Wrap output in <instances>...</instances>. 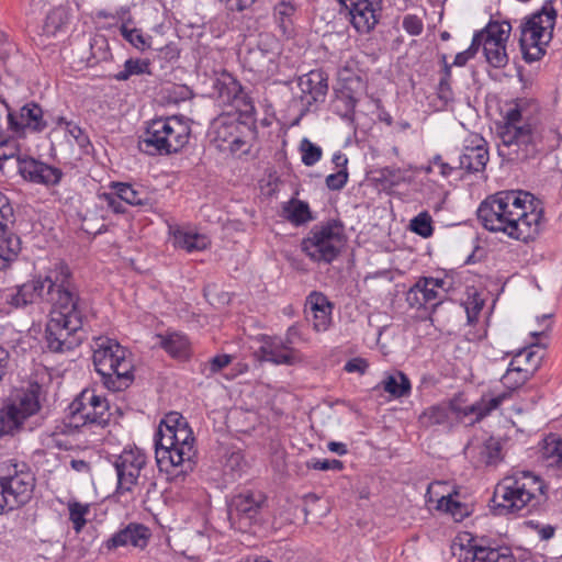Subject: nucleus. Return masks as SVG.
Returning <instances> with one entry per match:
<instances>
[{
  "mask_svg": "<svg viewBox=\"0 0 562 562\" xmlns=\"http://www.w3.org/2000/svg\"><path fill=\"white\" fill-rule=\"evenodd\" d=\"M541 217V211L533 205V195L521 190L496 192L477 209V218L484 228L521 241L535 238Z\"/></svg>",
  "mask_w": 562,
  "mask_h": 562,
  "instance_id": "nucleus-1",
  "label": "nucleus"
},
{
  "mask_svg": "<svg viewBox=\"0 0 562 562\" xmlns=\"http://www.w3.org/2000/svg\"><path fill=\"white\" fill-rule=\"evenodd\" d=\"M78 288L74 273L65 261L48 268L45 276H35L26 282L5 289L0 299L12 308H25L35 303L52 308L67 307L72 302L71 292Z\"/></svg>",
  "mask_w": 562,
  "mask_h": 562,
  "instance_id": "nucleus-2",
  "label": "nucleus"
},
{
  "mask_svg": "<svg viewBox=\"0 0 562 562\" xmlns=\"http://www.w3.org/2000/svg\"><path fill=\"white\" fill-rule=\"evenodd\" d=\"M156 461L161 471L187 474L195 465V438L188 423L178 413L162 419L155 434Z\"/></svg>",
  "mask_w": 562,
  "mask_h": 562,
  "instance_id": "nucleus-3",
  "label": "nucleus"
},
{
  "mask_svg": "<svg viewBox=\"0 0 562 562\" xmlns=\"http://www.w3.org/2000/svg\"><path fill=\"white\" fill-rule=\"evenodd\" d=\"M501 139L498 153L509 161H526L560 145V134L555 130L524 123L517 108L506 113Z\"/></svg>",
  "mask_w": 562,
  "mask_h": 562,
  "instance_id": "nucleus-4",
  "label": "nucleus"
},
{
  "mask_svg": "<svg viewBox=\"0 0 562 562\" xmlns=\"http://www.w3.org/2000/svg\"><path fill=\"white\" fill-rule=\"evenodd\" d=\"M548 499V485L531 471H516L497 485L493 503L499 515L537 508Z\"/></svg>",
  "mask_w": 562,
  "mask_h": 562,
  "instance_id": "nucleus-5",
  "label": "nucleus"
},
{
  "mask_svg": "<svg viewBox=\"0 0 562 562\" xmlns=\"http://www.w3.org/2000/svg\"><path fill=\"white\" fill-rule=\"evenodd\" d=\"M72 302L67 307L52 308L45 328V341L52 352L64 353L80 346L83 323V302L79 289L71 292Z\"/></svg>",
  "mask_w": 562,
  "mask_h": 562,
  "instance_id": "nucleus-6",
  "label": "nucleus"
},
{
  "mask_svg": "<svg viewBox=\"0 0 562 562\" xmlns=\"http://www.w3.org/2000/svg\"><path fill=\"white\" fill-rule=\"evenodd\" d=\"M92 360L101 382L109 391L121 392L133 383L134 364L131 352L116 340L98 338Z\"/></svg>",
  "mask_w": 562,
  "mask_h": 562,
  "instance_id": "nucleus-7",
  "label": "nucleus"
},
{
  "mask_svg": "<svg viewBox=\"0 0 562 562\" xmlns=\"http://www.w3.org/2000/svg\"><path fill=\"white\" fill-rule=\"evenodd\" d=\"M190 134L191 127L182 117H159L148 123L139 137V149L151 156L178 153L188 144Z\"/></svg>",
  "mask_w": 562,
  "mask_h": 562,
  "instance_id": "nucleus-8",
  "label": "nucleus"
},
{
  "mask_svg": "<svg viewBox=\"0 0 562 562\" xmlns=\"http://www.w3.org/2000/svg\"><path fill=\"white\" fill-rule=\"evenodd\" d=\"M557 10L552 0H547L540 10L526 16L520 25L519 45L527 63L541 59L552 40L557 21Z\"/></svg>",
  "mask_w": 562,
  "mask_h": 562,
  "instance_id": "nucleus-9",
  "label": "nucleus"
},
{
  "mask_svg": "<svg viewBox=\"0 0 562 562\" xmlns=\"http://www.w3.org/2000/svg\"><path fill=\"white\" fill-rule=\"evenodd\" d=\"M41 385L31 383L7 397L0 407V436H15L25 423L41 411Z\"/></svg>",
  "mask_w": 562,
  "mask_h": 562,
  "instance_id": "nucleus-10",
  "label": "nucleus"
},
{
  "mask_svg": "<svg viewBox=\"0 0 562 562\" xmlns=\"http://www.w3.org/2000/svg\"><path fill=\"white\" fill-rule=\"evenodd\" d=\"M35 487V476L25 463L0 464V514L25 505Z\"/></svg>",
  "mask_w": 562,
  "mask_h": 562,
  "instance_id": "nucleus-11",
  "label": "nucleus"
},
{
  "mask_svg": "<svg viewBox=\"0 0 562 562\" xmlns=\"http://www.w3.org/2000/svg\"><path fill=\"white\" fill-rule=\"evenodd\" d=\"M344 244V226L337 221L315 225L301 243L302 251L312 260L330 263Z\"/></svg>",
  "mask_w": 562,
  "mask_h": 562,
  "instance_id": "nucleus-12",
  "label": "nucleus"
},
{
  "mask_svg": "<svg viewBox=\"0 0 562 562\" xmlns=\"http://www.w3.org/2000/svg\"><path fill=\"white\" fill-rule=\"evenodd\" d=\"M110 405L105 397L93 390H83L69 406L70 425L104 428L111 420Z\"/></svg>",
  "mask_w": 562,
  "mask_h": 562,
  "instance_id": "nucleus-13",
  "label": "nucleus"
},
{
  "mask_svg": "<svg viewBox=\"0 0 562 562\" xmlns=\"http://www.w3.org/2000/svg\"><path fill=\"white\" fill-rule=\"evenodd\" d=\"M266 496L259 491H244L235 495L228 504V520L232 528L247 532L261 520Z\"/></svg>",
  "mask_w": 562,
  "mask_h": 562,
  "instance_id": "nucleus-14",
  "label": "nucleus"
},
{
  "mask_svg": "<svg viewBox=\"0 0 562 562\" xmlns=\"http://www.w3.org/2000/svg\"><path fill=\"white\" fill-rule=\"evenodd\" d=\"M239 119L240 112H225L212 120L209 135L221 150L228 149L234 153L245 144L243 128L246 124Z\"/></svg>",
  "mask_w": 562,
  "mask_h": 562,
  "instance_id": "nucleus-15",
  "label": "nucleus"
},
{
  "mask_svg": "<svg viewBox=\"0 0 562 562\" xmlns=\"http://www.w3.org/2000/svg\"><path fill=\"white\" fill-rule=\"evenodd\" d=\"M145 465L146 454L138 448L124 449L114 458L113 467L116 471L120 494L133 491Z\"/></svg>",
  "mask_w": 562,
  "mask_h": 562,
  "instance_id": "nucleus-16",
  "label": "nucleus"
},
{
  "mask_svg": "<svg viewBox=\"0 0 562 562\" xmlns=\"http://www.w3.org/2000/svg\"><path fill=\"white\" fill-rule=\"evenodd\" d=\"M214 93L222 104L235 105L245 115H252L255 106L245 93L243 86L231 74L224 71L213 83Z\"/></svg>",
  "mask_w": 562,
  "mask_h": 562,
  "instance_id": "nucleus-17",
  "label": "nucleus"
},
{
  "mask_svg": "<svg viewBox=\"0 0 562 562\" xmlns=\"http://www.w3.org/2000/svg\"><path fill=\"white\" fill-rule=\"evenodd\" d=\"M294 327H290L285 338L262 336L261 346L256 351L260 360L274 364L293 366L299 360L297 351L291 346V336L295 334Z\"/></svg>",
  "mask_w": 562,
  "mask_h": 562,
  "instance_id": "nucleus-18",
  "label": "nucleus"
},
{
  "mask_svg": "<svg viewBox=\"0 0 562 562\" xmlns=\"http://www.w3.org/2000/svg\"><path fill=\"white\" fill-rule=\"evenodd\" d=\"M150 538L151 531L147 526L139 522H130L104 540L100 547V552L110 553L127 547L143 550L149 543Z\"/></svg>",
  "mask_w": 562,
  "mask_h": 562,
  "instance_id": "nucleus-19",
  "label": "nucleus"
},
{
  "mask_svg": "<svg viewBox=\"0 0 562 562\" xmlns=\"http://www.w3.org/2000/svg\"><path fill=\"white\" fill-rule=\"evenodd\" d=\"M301 115L325 102L328 93V76L322 69H314L299 78Z\"/></svg>",
  "mask_w": 562,
  "mask_h": 562,
  "instance_id": "nucleus-20",
  "label": "nucleus"
},
{
  "mask_svg": "<svg viewBox=\"0 0 562 562\" xmlns=\"http://www.w3.org/2000/svg\"><path fill=\"white\" fill-rule=\"evenodd\" d=\"M13 217V207L8 196L0 191V270L15 259L21 250V241L12 234L5 222Z\"/></svg>",
  "mask_w": 562,
  "mask_h": 562,
  "instance_id": "nucleus-21",
  "label": "nucleus"
},
{
  "mask_svg": "<svg viewBox=\"0 0 562 562\" xmlns=\"http://www.w3.org/2000/svg\"><path fill=\"white\" fill-rule=\"evenodd\" d=\"M1 102L8 110V124L13 132L41 133L47 127L43 109L37 103L29 102L20 109L19 113H14L4 100Z\"/></svg>",
  "mask_w": 562,
  "mask_h": 562,
  "instance_id": "nucleus-22",
  "label": "nucleus"
},
{
  "mask_svg": "<svg viewBox=\"0 0 562 562\" xmlns=\"http://www.w3.org/2000/svg\"><path fill=\"white\" fill-rule=\"evenodd\" d=\"M349 14V22L360 34H368L379 23L382 0H366L342 4Z\"/></svg>",
  "mask_w": 562,
  "mask_h": 562,
  "instance_id": "nucleus-23",
  "label": "nucleus"
},
{
  "mask_svg": "<svg viewBox=\"0 0 562 562\" xmlns=\"http://www.w3.org/2000/svg\"><path fill=\"white\" fill-rule=\"evenodd\" d=\"M538 464L554 477H562V439L548 435L539 445Z\"/></svg>",
  "mask_w": 562,
  "mask_h": 562,
  "instance_id": "nucleus-24",
  "label": "nucleus"
},
{
  "mask_svg": "<svg viewBox=\"0 0 562 562\" xmlns=\"http://www.w3.org/2000/svg\"><path fill=\"white\" fill-rule=\"evenodd\" d=\"M79 9L75 0H67L66 3L52 9L43 23V35L50 37L59 33H66L75 19V12Z\"/></svg>",
  "mask_w": 562,
  "mask_h": 562,
  "instance_id": "nucleus-25",
  "label": "nucleus"
},
{
  "mask_svg": "<svg viewBox=\"0 0 562 562\" xmlns=\"http://www.w3.org/2000/svg\"><path fill=\"white\" fill-rule=\"evenodd\" d=\"M22 177L31 182L44 186H56L64 173L59 168L49 166L34 158H29L20 164Z\"/></svg>",
  "mask_w": 562,
  "mask_h": 562,
  "instance_id": "nucleus-26",
  "label": "nucleus"
},
{
  "mask_svg": "<svg viewBox=\"0 0 562 562\" xmlns=\"http://www.w3.org/2000/svg\"><path fill=\"white\" fill-rule=\"evenodd\" d=\"M490 159L488 149L482 137H474L471 144L465 145L460 157L459 167L469 173L483 171Z\"/></svg>",
  "mask_w": 562,
  "mask_h": 562,
  "instance_id": "nucleus-27",
  "label": "nucleus"
},
{
  "mask_svg": "<svg viewBox=\"0 0 562 562\" xmlns=\"http://www.w3.org/2000/svg\"><path fill=\"white\" fill-rule=\"evenodd\" d=\"M306 306L310 307L313 319V328L316 331H325L331 323L334 305L328 297L318 291L311 292L306 297Z\"/></svg>",
  "mask_w": 562,
  "mask_h": 562,
  "instance_id": "nucleus-28",
  "label": "nucleus"
},
{
  "mask_svg": "<svg viewBox=\"0 0 562 562\" xmlns=\"http://www.w3.org/2000/svg\"><path fill=\"white\" fill-rule=\"evenodd\" d=\"M470 547L472 562H516L512 549L507 546H493L482 540L480 543L474 541Z\"/></svg>",
  "mask_w": 562,
  "mask_h": 562,
  "instance_id": "nucleus-29",
  "label": "nucleus"
},
{
  "mask_svg": "<svg viewBox=\"0 0 562 562\" xmlns=\"http://www.w3.org/2000/svg\"><path fill=\"white\" fill-rule=\"evenodd\" d=\"M170 234L172 236L173 246L187 252L202 251L211 244L206 235L192 229L176 227L170 229Z\"/></svg>",
  "mask_w": 562,
  "mask_h": 562,
  "instance_id": "nucleus-30",
  "label": "nucleus"
},
{
  "mask_svg": "<svg viewBox=\"0 0 562 562\" xmlns=\"http://www.w3.org/2000/svg\"><path fill=\"white\" fill-rule=\"evenodd\" d=\"M352 81L346 82L341 89L336 92L334 104L335 112L344 120L353 123L356 108L360 101V94L351 87Z\"/></svg>",
  "mask_w": 562,
  "mask_h": 562,
  "instance_id": "nucleus-31",
  "label": "nucleus"
},
{
  "mask_svg": "<svg viewBox=\"0 0 562 562\" xmlns=\"http://www.w3.org/2000/svg\"><path fill=\"white\" fill-rule=\"evenodd\" d=\"M110 189L116 190L122 201L132 206L151 205V198L149 193L140 186L113 181L110 183Z\"/></svg>",
  "mask_w": 562,
  "mask_h": 562,
  "instance_id": "nucleus-32",
  "label": "nucleus"
},
{
  "mask_svg": "<svg viewBox=\"0 0 562 562\" xmlns=\"http://www.w3.org/2000/svg\"><path fill=\"white\" fill-rule=\"evenodd\" d=\"M380 386L394 398L408 396L412 390L409 379L402 371L386 373Z\"/></svg>",
  "mask_w": 562,
  "mask_h": 562,
  "instance_id": "nucleus-33",
  "label": "nucleus"
},
{
  "mask_svg": "<svg viewBox=\"0 0 562 562\" xmlns=\"http://www.w3.org/2000/svg\"><path fill=\"white\" fill-rule=\"evenodd\" d=\"M520 357L521 352H518L510 362L506 373L502 376L503 384L510 391L525 384L539 368V362L535 363L532 370H529V368L514 367V363L518 362Z\"/></svg>",
  "mask_w": 562,
  "mask_h": 562,
  "instance_id": "nucleus-34",
  "label": "nucleus"
},
{
  "mask_svg": "<svg viewBox=\"0 0 562 562\" xmlns=\"http://www.w3.org/2000/svg\"><path fill=\"white\" fill-rule=\"evenodd\" d=\"M512 25L508 21H493L491 20L487 25L473 35L477 40L481 47L482 42H507L510 35Z\"/></svg>",
  "mask_w": 562,
  "mask_h": 562,
  "instance_id": "nucleus-35",
  "label": "nucleus"
},
{
  "mask_svg": "<svg viewBox=\"0 0 562 562\" xmlns=\"http://www.w3.org/2000/svg\"><path fill=\"white\" fill-rule=\"evenodd\" d=\"M510 395V392H503L497 395H483L480 401L464 408V415H475V420H481Z\"/></svg>",
  "mask_w": 562,
  "mask_h": 562,
  "instance_id": "nucleus-36",
  "label": "nucleus"
},
{
  "mask_svg": "<svg viewBox=\"0 0 562 562\" xmlns=\"http://www.w3.org/2000/svg\"><path fill=\"white\" fill-rule=\"evenodd\" d=\"M160 347L173 358H187L189 356V340L180 333L158 335Z\"/></svg>",
  "mask_w": 562,
  "mask_h": 562,
  "instance_id": "nucleus-37",
  "label": "nucleus"
},
{
  "mask_svg": "<svg viewBox=\"0 0 562 562\" xmlns=\"http://www.w3.org/2000/svg\"><path fill=\"white\" fill-rule=\"evenodd\" d=\"M418 280L423 286V297H425L427 305H430L432 310H435L445 299V296L440 294L439 290L445 293L448 292L447 280L431 277H424Z\"/></svg>",
  "mask_w": 562,
  "mask_h": 562,
  "instance_id": "nucleus-38",
  "label": "nucleus"
},
{
  "mask_svg": "<svg viewBox=\"0 0 562 562\" xmlns=\"http://www.w3.org/2000/svg\"><path fill=\"white\" fill-rule=\"evenodd\" d=\"M441 63L443 68L437 87V98L441 103L440 109H445L454 101V93L451 88V65L448 64L446 55L441 56Z\"/></svg>",
  "mask_w": 562,
  "mask_h": 562,
  "instance_id": "nucleus-39",
  "label": "nucleus"
},
{
  "mask_svg": "<svg viewBox=\"0 0 562 562\" xmlns=\"http://www.w3.org/2000/svg\"><path fill=\"white\" fill-rule=\"evenodd\" d=\"M507 42H482L481 46L486 61L494 68H504L508 64V55L506 52Z\"/></svg>",
  "mask_w": 562,
  "mask_h": 562,
  "instance_id": "nucleus-40",
  "label": "nucleus"
},
{
  "mask_svg": "<svg viewBox=\"0 0 562 562\" xmlns=\"http://www.w3.org/2000/svg\"><path fill=\"white\" fill-rule=\"evenodd\" d=\"M284 217L294 225H302L311 221L312 214L306 202L292 199L283 206Z\"/></svg>",
  "mask_w": 562,
  "mask_h": 562,
  "instance_id": "nucleus-41",
  "label": "nucleus"
},
{
  "mask_svg": "<svg viewBox=\"0 0 562 562\" xmlns=\"http://www.w3.org/2000/svg\"><path fill=\"white\" fill-rule=\"evenodd\" d=\"M452 411L447 404H438L428 407L419 416V422L425 427L443 425L449 423Z\"/></svg>",
  "mask_w": 562,
  "mask_h": 562,
  "instance_id": "nucleus-42",
  "label": "nucleus"
},
{
  "mask_svg": "<svg viewBox=\"0 0 562 562\" xmlns=\"http://www.w3.org/2000/svg\"><path fill=\"white\" fill-rule=\"evenodd\" d=\"M503 459L501 440L494 437L486 439L479 449V462L496 465Z\"/></svg>",
  "mask_w": 562,
  "mask_h": 562,
  "instance_id": "nucleus-43",
  "label": "nucleus"
},
{
  "mask_svg": "<svg viewBox=\"0 0 562 562\" xmlns=\"http://www.w3.org/2000/svg\"><path fill=\"white\" fill-rule=\"evenodd\" d=\"M120 33L126 42L140 52H145L151 46V36L144 34L140 29L128 26L125 22L122 23Z\"/></svg>",
  "mask_w": 562,
  "mask_h": 562,
  "instance_id": "nucleus-44",
  "label": "nucleus"
},
{
  "mask_svg": "<svg viewBox=\"0 0 562 562\" xmlns=\"http://www.w3.org/2000/svg\"><path fill=\"white\" fill-rule=\"evenodd\" d=\"M438 509L452 516L456 521H461L470 515L469 506L454 498L453 495L442 496L438 501Z\"/></svg>",
  "mask_w": 562,
  "mask_h": 562,
  "instance_id": "nucleus-45",
  "label": "nucleus"
},
{
  "mask_svg": "<svg viewBox=\"0 0 562 562\" xmlns=\"http://www.w3.org/2000/svg\"><path fill=\"white\" fill-rule=\"evenodd\" d=\"M150 63L147 59L130 58L124 63V69L113 76L117 81H126L135 75H150Z\"/></svg>",
  "mask_w": 562,
  "mask_h": 562,
  "instance_id": "nucleus-46",
  "label": "nucleus"
},
{
  "mask_svg": "<svg viewBox=\"0 0 562 562\" xmlns=\"http://www.w3.org/2000/svg\"><path fill=\"white\" fill-rule=\"evenodd\" d=\"M68 510L69 520L72 522L74 530L79 533L87 524L86 516L90 512V505L74 501L68 503Z\"/></svg>",
  "mask_w": 562,
  "mask_h": 562,
  "instance_id": "nucleus-47",
  "label": "nucleus"
},
{
  "mask_svg": "<svg viewBox=\"0 0 562 562\" xmlns=\"http://www.w3.org/2000/svg\"><path fill=\"white\" fill-rule=\"evenodd\" d=\"M296 11V7L291 1H280L273 8V15L284 32L291 26V18Z\"/></svg>",
  "mask_w": 562,
  "mask_h": 562,
  "instance_id": "nucleus-48",
  "label": "nucleus"
},
{
  "mask_svg": "<svg viewBox=\"0 0 562 562\" xmlns=\"http://www.w3.org/2000/svg\"><path fill=\"white\" fill-rule=\"evenodd\" d=\"M409 228L423 238H428L434 233L432 218L428 212H422L411 220Z\"/></svg>",
  "mask_w": 562,
  "mask_h": 562,
  "instance_id": "nucleus-49",
  "label": "nucleus"
},
{
  "mask_svg": "<svg viewBox=\"0 0 562 562\" xmlns=\"http://www.w3.org/2000/svg\"><path fill=\"white\" fill-rule=\"evenodd\" d=\"M300 150L302 154V162L307 167L318 162L323 155L322 148L307 138L302 139Z\"/></svg>",
  "mask_w": 562,
  "mask_h": 562,
  "instance_id": "nucleus-50",
  "label": "nucleus"
},
{
  "mask_svg": "<svg viewBox=\"0 0 562 562\" xmlns=\"http://www.w3.org/2000/svg\"><path fill=\"white\" fill-rule=\"evenodd\" d=\"M88 44L91 49L90 57L88 58V64L90 66H93L106 58L108 50L105 48L108 46V43L103 36L90 37Z\"/></svg>",
  "mask_w": 562,
  "mask_h": 562,
  "instance_id": "nucleus-51",
  "label": "nucleus"
},
{
  "mask_svg": "<svg viewBox=\"0 0 562 562\" xmlns=\"http://www.w3.org/2000/svg\"><path fill=\"white\" fill-rule=\"evenodd\" d=\"M98 201L100 206L106 207L114 214H123L125 213V207L123 205L122 199L119 196L116 190H112L111 192H102L98 194Z\"/></svg>",
  "mask_w": 562,
  "mask_h": 562,
  "instance_id": "nucleus-52",
  "label": "nucleus"
},
{
  "mask_svg": "<svg viewBox=\"0 0 562 562\" xmlns=\"http://www.w3.org/2000/svg\"><path fill=\"white\" fill-rule=\"evenodd\" d=\"M57 124L58 125H65V130L66 132L75 138L76 143L80 146V147H85L89 144V138L87 136V134L81 130L80 126H78L77 124L70 122V121H67L65 117L60 116L57 119Z\"/></svg>",
  "mask_w": 562,
  "mask_h": 562,
  "instance_id": "nucleus-53",
  "label": "nucleus"
},
{
  "mask_svg": "<svg viewBox=\"0 0 562 562\" xmlns=\"http://www.w3.org/2000/svg\"><path fill=\"white\" fill-rule=\"evenodd\" d=\"M423 286L419 283V280L407 291L406 293V302L412 308L420 310L426 308L427 303L425 297H423Z\"/></svg>",
  "mask_w": 562,
  "mask_h": 562,
  "instance_id": "nucleus-54",
  "label": "nucleus"
},
{
  "mask_svg": "<svg viewBox=\"0 0 562 562\" xmlns=\"http://www.w3.org/2000/svg\"><path fill=\"white\" fill-rule=\"evenodd\" d=\"M231 362L232 357L229 355H217L209 360L202 372L206 376L213 375L226 368Z\"/></svg>",
  "mask_w": 562,
  "mask_h": 562,
  "instance_id": "nucleus-55",
  "label": "nucleus"
},
{
  "mask_svg": "<svg viewBox=\"0 0 562 562\" xmlns=\"http://www.w3.org/2000/svg\"><path fill=\"white\" fill-rule=\"evenodd\" d=\"M348 170L347 168L339 169L335 173H330L326 177L325 182L329 190L331 191H339L341 190L348 181Z\"/></svg>",
  "mask_w": 562,
  "mask_h": 562,
  "instance_id": "nucleus-56",
  "label": "nucleus"
},
{
  "mask_svg": "<svg viewBox=\"0 0 562 562\" xmlns=\"http://www.w3.org/2000/svg\"><path fill=\"white\" fill-rule=\"evenodd\" d=\"M307 468L319 471H341L344 469V464L337 459H313L307 462Z\"/></svg>",
  "mask_w": 562,
  "mask_h": 562,
  "instance_id": "nucleus-57",
  "label": "nucleus"
},
{
  "mask_svg": "<svg viewBox=\"0 0 562 562\" xmlns=\"http://www.w3.org/2000/svg\"><path fill=\"white\" fill-rule=\"evenodd\" d=\"M528 526L536 532L541 541H549L555 535L557 527L550 524L529 521Z\"/></svg>",
  "mask_w": 562,
  "mask_h": 562,
  "instance_id": "nucleus-58",
  "label": "nucleus"
},
{
  "mask_svg": "<svg viewBox=\"0 0 562 562\" xmlns=\"http://www.w3.org/2000/svg\"><path fill=\"white\" fill-rule=\"evenodd\" d=\"M403 29L412 36L419 35L424 30V23L420 18L415 14H407L403 18Z\"/></svg>",
  "mask_w": 562,
  "mask_h": 562,
  "instance_id": "nucleus-59",
  "label": "nucleus"
},
{
  "mask_svg": "<svg viewBox=\"0 0 562 562\" xmlns=\"http://www.w3.org/2000/svg\"><path fill=\"white\" fill-rule=\"evenodd\" d=\"M480 46L477 44V40L472 38L470 47L463 52L458 53L454 57L452 65L458 67L464 66L470 59H472L475 56Z\"/></svg>",
  "mask_w": 562,
  "mask_h": 562,
  "instance_id": "nucleus-60",
  "label": "nucleus"
},
{
  "mask_svg": "<svg viewBox=\"0 0 562 562\" xmlns=\"http://www.w3.org/2000/svg\"><path fill=\"white\" fill-rule=\"evenodd\" d=\"M368 362L362 358H352L345 364V370L347 372H359L364 373L368 369Z\"/></svg>",
  "mask_w": 562,
  "mask_h": 562,
  "instance_id": "nucleus-61",
  "label": "nucleus"
},
{
  "mask_svg": "<svg viewBox=\"0 0 562 562\" xmlns=\"http://www.w3.org/2000/svg\"><path fill=\"white\" fill-rule=\"evenodd\" d=\"M431 165L439 168V173L442 177H449L456 167L450 166L448 162H445L441 155H435L431 160Z\"/></svg>",
  "mask_w": 562,
  "mask_h": 562,
  "instance_id": "nucleus-62",
  "label": "nucleus"
},
{
  "mask_svg": "<svg viewBox=\"0 0 562 562\" xmlns=\"http://www.w3.org/2000/svg\"><path fill=\"white\" fill-rule=\"evenodd\" d=\"M225 3L226 8L231 11H244L249 8L256 0H220Z\"/></svg>",
  "mask_w": 562,
  "mask_h": 562,
  "instance_id": "nucleus-63",
  "label": "nucleus"
},
{
  "mask_svg": "<svg viewBox=\"0 0 562 562\" xmlns=\"http://www.w3.org/2000/svg\"><path fill=\"white\" fill-rule=\"evenodd\" d=\"M10 362V352L4 347L0 346V383L5 376Z\"/></svg>",
  "mask_w": 562,
  "mask_h": 562,
  "instance_id": "nucleus-64",
  "label": "nucleus"
}]
</instances>
